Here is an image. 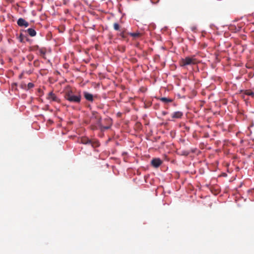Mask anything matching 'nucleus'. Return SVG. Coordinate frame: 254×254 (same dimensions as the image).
<instances>
[{
  "label": "nucleus",
  "mask_w": 254,
  "mask_h": 254,
  "mask_svg": "<svg viewBox=\"0 0 254 254\" xmlns=\"http://www.w3.org/2000/svg\"><path fill=\"white\" fill-rule=\"evenodd\" d=\"M198 62L197 60L195 58L194 56L187 57L184 59L180 60L179 64L181 67H185L188 65H195Z\"/></svg>",
  "instance_id": "obj_1"
},
{
  "label": "nucleus",
  "mask_w": 254,
  "mask_h": 254,
  "mask_svg": "<svg viewBox=\"0 0 254 254\" xmlns=\"http://www.w3.org/2000/svg\"><path fill=\"white\" fill-rule=\"evenodd\" d=\"M65 98L70 102L79 103L81 101V95L80 94L74 95L72 91H68L65 93Z\"/></svg>",
  "instance_id": "obj_2"
},
{
  "label": "nucleus",
  "mask_w": 254,
  "mask_h": 254,
  "mask_svg": "<svg viewBox=\"0 0 254 254\" xmlns=\"http://www.w3.org/2000/svg\"><path fill=\"white\" fill-rule=\"evenodd\" d=\"M102 118L96 120V124L98 126L101 131H104L105 130L109 129L112 125V121L110 118H106L105 119V121L109 122V126H104L101 123Z\"/></svg>",
  "instance_id": "obj_3"
},
{
  "label": "nucleus",
  "mask_w": 254,
  "mask_h": 254,
  "mask_svg": "<svg viewBox=\"0 0 254 254\" xmlns=\"http://www.w3.org/2000/svg\"><path fill=\"white\" fill-rule=\"evenodd\" d=\"M162 163V161L159 158H154L151 161V165L155 168H158Z\"/></svg>",
  "instance_id": "obj_4"
},
{
  "label": "nucleus",
  "mask_w": 254,
  "mask_h": 254,
  "mask_svg": "<svg viewBox=\"0 0 254 254\" xmlns=\"http://www.w3.org/2000/svg\"><path fill=\"white\" fill-rule=\"evenodd\" d=\"M83 95L86 100L91 102H92L94 101V98L97 97V96H93L92 94L87 92H84Z\"/></svg>",
  "instance_id": "obj_5"
},
{
  "label": "nucleus",
  "mask_w": 254,
  "mask_h": 254,
  "mask_svg": "<svg viewBox=\"0 0 254 254\" xmlns=\"http://www.w3.org/2000/svg\"><path fill=\"white\" fill-rule=\"evenodd\" d=\"M47 99L49 100H52L53 101H55L58 103L60 102V100L53 92H50L49 93L47 96Z\"/></svg>",
  "instance_id": "obj_6"
},
{
  "label": "nucleus",
  "mask_w": 254,
  "mask_h": 254,
  "mask_svg": "<svg viewBox=\"0 0 254 254\" xmlns=\"http://www.w3.org/2000/svg\"><path fill=\"white\" fill-rule=\"evenodd\" d=\"M17 23L19 26H24L27 27L29 26V23L22 18H20L18 19Z\"/></svg>",
  "instance_id": "obj_7"
},
{
  "label": "nucleus",
  "mask_w": 254,
  "mask_h": 254,
  "mask_svg": "<svg viewBox=\"0 0 254 254\" xmlns=\"http://www.w3.org/2000/svg\"><path fill=\"white\" fill-rule=\"evenodd\" d=\"M183 114L180 111H177L173 113L172 115V118L180 119L183 116Z\"/></svg>",
  "instance_id": "obj_8"
},
{
  "label": "nucleus",
  "mask_w": 254,
  "mask_h": 254,
  "mask_svg": "<svg viewBox=\"0 0 254 254\" xmlns=\"http://www.w3.org/2000/svg\"><path fill=\"white\" fill-rule=\"evenodd\" d=\"M80 142L84 144H89L90 142H91V139L87 137H82L80 139Z\"/></svg>",
  "instance_id": "obj_9"
},
{
  "label": "nucleus",
  "mask_w": 254,
  "mask_h": 254,
  "mask_svg": "<svg viewBox=\"0 0 254 254\" xmlns=\"http://www.w3.org/2000/svg\"><path fill=\"white\" fill-rule=\"evenodd\" d=\"M89 144H90L93 148H96L100 146L99 141L95 139H91V142H90Z\"/></svg>",
  "instance_id": "obj_10"
},
{
  "label": "nucleus",
  "mask_w": 254,
  "mask_h": 254,
  "mask_svg": "<svg viewBox=\"0 0 254 254\" xmlns=\"http://www.w3.org/2000/svg\"><path fill=\"white\" fill-rule=\"evenodd\" d=\"M26 31L27 32L28 34L31 37L35 36L36 35V31L33 28H28L26 30Z\"/></svg>",
  "instance_id": "obj_11"
},
{
  "label": "nucleus",
  "mask_w": 254,
  "mask_h": 254,
  "mask_svg": "<svg viewBox=\"0 0 254 254\" xmlns=\"http://www.w3.org/2000/svg\"><path fill=\"white\" fill-rule=\"evenodd\" d=\"M101 118V117L98 114V113L96 111H93L92 112V116L91 119H94L95 120H98Z\"/></svg>",
  "instance_id": "obj_12"
},
{
  "label": "nucleus",
  "mask_w": 254,
  "mask_h": 254,
  "mask_svg": "<svg viewBox=\"0 0 254 254\" xmlns=\"http://www.w3.org/2000/svg\"><path fill=\"white\" fill-rule=\"evenodd\" d=\"M128 34L133 37L134 38H136L141 36V34L139 32H135V33H129Z\"/></svg>",
  "instance_id": "obj_13"
},
{
  "label": "nucleus",
  "mask_w": 254,
  "mask_h": 254,
  "mask_svg": "<svg viewBox=\"0 0 254 254\" xmlns=\"http://www.w3.org/2000/svg\"><path fill=\"white\" fill-rule=\"evenodd\" d=\"M40 55L44 57L46 53V49L45 48H40L39 50Z\"/></svg>",
  "instance_id": "obj_14"
},
{
  "label": "nucleus",
  "mask_w": 254,
  "mask_h": 254,
  "mask_svg": "<svg viewBox=\"0 0 254 254\" xmlns=\"http://www.w3.org/2000/svg\"><path fill=\"white\" fill-rule=\"evenodd\" d=\"M160 100L164 103H170L172 102V100L166 97H162L160 98Z\"/></svg>",
  "instance_id": "obj_15"
},
{
  "label": "nucleus",
  "mask_w": 254,
  "mask_h": 254,
  "mask_svg": "<svg viewBox=\"0 0 254 254\" xmlns=\"http://www.w3.org/2000/svg\"><path fill=\"white\" fill-rule=\"evenodd\" d=\"M245 94L246 95H249V96H251L252 97L254 98V92H253V91H252L250 90H246L245 91Z\"/></svg>",
  "instance_id": "obj_16"
},
{
  "label": "nucleus",
  "mask_w": 254,
  "mask_h": 254,
  "mask_svg": "<svg viewBox=\"0 0 254 254\" xmlns=\"http://www.w3.org/2000/svg\"><path fill=\"white\" fill-rule=\"evenodd\" d=\"M39 49L40 48L38 45L32 46L30 47V50L32 51H36L37 50H39Z\"/></svg>",
  "instance_id": "obj_17"
},
{
  "label": "nucleus",
  "mask_w": 254,
  "mask_h": 254,
  "mask_svg": "<svg viewBox=\"0 0 254 254\" xmlns=\"http://www.w3.org/2000/svg\"><path fill=\"white\" fill-rule=\"evenodd\" d=\"M113 26H114V29L115 30H120V26L118 23H114Z\"/></svg>",
  "instance_id": "obj_18"
},
{
  "label": "nucleus",
  "mask_w": 254,
  "mask_h": 254,
  "mask_svg": "<svg viewBox=\"0 0 254 254\" xmlns=\"http://www.w3.org/2000/svg\"><path fill=\"white\" fill-rule=\"evenodd\" d=\"M34 87V84L33 83H29L27 85V87H28V89H30V88H32Z\"/></svg>",
  "instance_id": "obj_19"
},
{
  "label": "nucleus",
  "mask_w": 254,
  "mask_h": 254,
  "mask_svg": "<svg viewBox=\"0 0 254 254\" xmlns=\"http://www.w3.org/2000/svg\"><path fill=\"white\" fill-rule=\"evenodd\" d=\"M120 36L123 37V38H125V34H124V32H122L120 33Z\"/></svg>",
  "instance_id": "obj_20"
},
{
  "label": "nucleus",
  "mask_w": 254,
  "mask_h": 254,
  "mask_svg": "<svg viewBox=\"0 0 254 254\" xmlns=\"http://www.w3.org/2000/svg\"><path fill=\"white\" fill-rule=\"evenodd\" d=\"M91 129H93V130H95V129H97V127L95 126H91Z\"/></svg>",
  "instance_id": "obj_21"
},
{
  "label": "nucleus",
  "mask_w": 254,
  "mask_h": 254,
  "mask_svg": "<svg viewBox=\"0 0 254 254\" xmlns=\"http://www.w3.org/2000/svg\"><path fill=\"white\" fill-rule=\"evenodd\" d=\"M106 122H107V126H109V122L107 121H106Z\"/></svg>",
  "instance_id": "obj_22"
}]
</instances>
